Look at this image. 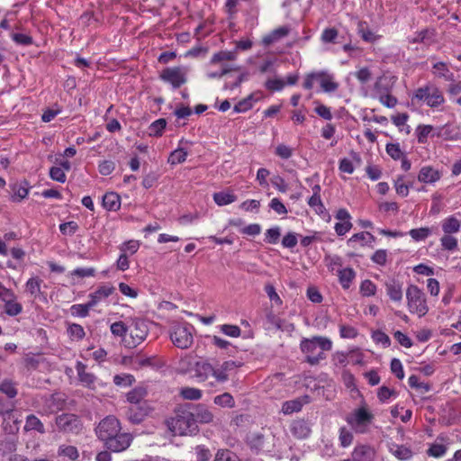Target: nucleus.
Segmentation results:
<instances>
[{
  "instance_id": "6ab92c4d",
  "label": "nucleus",
  "mask_w": 461,
  "mask_h": 461,
  "mask_svg": "<svg viewBox=\"0 0 461 461\" xmlns=\"http://www.w3.org/2000/svg\"><path fill=\"white\" fill-rule=\"evenodd\" d=\"M76 370L77 373L79 382L86 387L94 386L96 377L94 374L86 372V366L81 361L76 364Z\"/></svg>"
},
{
  "instance_id": "412c9836",
  "label": "nucleus",
  "mask_w": 461,
  "mask_h": 461,
  "mask_svg": "<svg viewBox=\"0 0 461 461\" xmlns=\"http://www.w3.org/2000/svg\"><path fill=\"white\" fill-rule=\"evenodd\" d=\"M291 432L297 438H306L310 436L312 429L306 420H298L291 424Z\"/></svg>"
},
{
  "instance_id": "f3484780",
  "label": "nucleus",
  "mask_w": 461,
  "mask_h": 461,
  "mask_svg": "<svg viewBox=\"0 0 461 461\" xmlns=\"http://www.w3.org/2000/svg\"><path fill=\"white\" fill-rule=\"evenodd\" d=\"M374 448L366 445L357 446L352 452L353 461H375Z\"/></svg>"
},
{
  "instance_id": "603ef678",
  "label": "nucleus",
  "mask_w": 461,
  "mask_h": 461,
  "mask_svg": "<svg viewBox=\"0 0 461 461\" xmlns=\"http://www.w3.org/2000/svg\"><path fill=\"white\" fill-rule=\"evenodd\" d=\"M359 291L363 296H373L376 293V285L371 280L366 279L362 281Z\"/></svg>"
},
{
  "instance_id": "20e7f679",
  "label": "nucleus",
  "mask_w": 461,
  "mask_h": 461,
  "mask_svg": "<svg viewBox=\"0 0 461 461\" xmlns=\"http://www.w3.org/2000/svg\"><path fill=\"white\" fill-rule=\"evenodd\" d=\"M405 294L409 312L420 318L425 316L429 312L425 293L417 285H410Z\"/></svg>"
},
{
  "instance_id": "e433bc0d",
  "label": "nucleus",
  "mask_w": 461,
  "mask_h": 461,
  "mask_svg": "<svg viewBox=\"0 0 461 461\" xmlns=\"http://www.w3.org/2000/svg\"><path fill=\"white\" fill-rule=\"evenodd\" d=\"M339 445L342 447H349L353 442V432L348 429L347 427L343 426L339 429Z\"/></svg>"
},
{
  "instance_id": "0eeeda50",
  "label": "nucleus",
  "mask_w": 461,
  "mask_h": 461,
  "mask_svg": "<svg viewBox=\"0 0 461 461\" xmlns=\"http://www.w3.org/2000/svg\"><path fill=\"white\" fill-rule=\"evenodd\" d=\"M193 327L186 324H176L172 327L170 339L173 344L182 349L188 348L193 344Z\"/></svg>"
},
{
  "instance_id": "c9c22d12",
  "label": "nucleus",
  "mask_w": 461,
  "mask_h": 461,
  "mask_svg": "<svg viewBox=\"0 0 461 461\" xmlns=\"http://www.w3.org/2000/svg\"><path fill=\"white\" fill-rule=\"evenodd\" d=\"M58 456L68 457L69 460H76L79 456V454L76 447L70 445H61L58 449Z\"/></svg>"
},
{
  "instance_id": "2f4dec72",
  "label": "nucleus",
  "mask_w": 461,
  "mask_h": 461,
  "mask_svg": "<svg viewBox=\"0 0 461 461\" xmlns=\"http://www.w3.org/2000/svg\"><path fill=\"white\" fill-rule=\"evenodd\" d=\"M375 240V236L368 232V231H362L354 234L349 240H348V244L349 246H353L355 242H361L362 246H365L366 244L372 243Z\"/></svg>"
},
{
  "instance_id": "39448f33",
  "label": "nucleus",
  "mask_w": 461,
  "mask_h": 461,
  "mask_svg": "<svg viewBox=\"0 0 461 461\" xmlns=\"http://www.w3.org/2000/svg\"><path fill=\"white\" fill-rule=\"evenodd\" d=\"M411 100L422 102L430 108H437L445 102L441 90L436 85L430 83L416 89Z\"/></svg>"
},
{
  "instance_id": "de8ad7c7",
  "label": "nucleus",
  "mask_w": 461,
  "mask_h": 461,
  "mask_svg": "<svg viewBox=\"0 0 461 461\" xmlns=\"http://www.w3.org/2000/svg\"><path fill=\"white\" fill-rule=\"evenodd\" d=\"M308 204L319 215H323L326 212V208L321 199V195H312L308 200Z\"/></svg>"
},
{
  "instance_id": "4d7b16f0",
  "label": "nucleus",
  "mask_w": 461,
  "mask_h": 461,
  "mask_svg": "<svg viewBox=\"0 0 461 461\" xmlns=\"http://www.w3.org/2000/svg\"><path fill=\"white\" fill-rule=\"evenodd\" d=\"M434 73L438 77H444L446 79H449L450 76L453 74L450 73L447 65L445 62H437L433 65Z\"/></svg>"
},
{
  "instance_id": "37998d69",
  "label": "nucleus",
  "mask_w": 461,
  "mask_h": 461,
  "mask_svg": "<svg viewBox=\"0 0 461 461\" xmlns=\"http://www.w3.org/2000/svg\"><path fill=\"white\" fill-rule=\"evenodd\" d=\"M430 234H431V229L429 227L411 229L409 231V235L415 241L425 240Z\"/></svg>"
},
{
  "instance_id": "4c0bfd02",
  "label": "nucleus",
  "mask_w": 461,
  "mask_h": 461,
  "mask_svg": "<svg viewBox=\"0 0 461 461\" xmlns=\"http://www.w3.org/2000/svg\"><path fill=\"white\" fill-rule=\"evenodd\" d=\"M0 392L5 393L8 398L13 399L18 393V391L16 389V384L9 379H5L0 384Z\"/></svg>"
},
{
  "instance_id": "052dcab7",
  "label": "nucleus",
  "mask_w": 461,
  "mask_h": 461,
  "mask_svg": "<svg viewBox=\"0 0 461 461\" xmlns=\"http://www.w3.org/2000/svg\"><path fill=\"white\" fill-rule=\"evenodd\" d=\"M404 176H399L394 181V188L396 193L402 197H406L409 194V185L404 184Z\"/></svg>"
},
{
  "instance_id": "338daca9",
  "label": "nucleus",
  "mask_w": 461,
  "mask_h": 461,
  "mask_svg": "<svg viewBox=\"0 0 461 461\" xmlns=\"http://www.w3.org/2000/svg\"><path fill=\"white\" fill-rule=\"evenodd\" d=\"M293 153L294 149L285 144L277 145L275 150V154L283 159L290 158L293 156Z\"/></svg>"
},
{
  "instance_id": "e2e57ef3",
  "label": "nucleus",
  "mask_w": 461,
  "mask_h": 461,
  "mask_svg": "<svg viewBox=\"0 0 461 461\" xmlns=\"http://www.w3.org/2000/svg\"><path fill=\"white\" fill-rule=\"evenodd\" d=\"M432 129L433 128L431 125H419L416 130L418 142L422 144L426 143L427 138L431 132Z\"/></svg>"
},
{
  "instance_id": "0e129e2a",
  "label": "nucleus",
  "mask_w": 461,
  "mask_h": 461,
  "mask_svg": "<svg viewBox=\"0 0 461 461\" xmlns=\"http://www.w3.org/2000/svg\"><path fill=\"white\" fill-rule=\"evenodd\" d=\"M373 340L377 344H382L384 348L391 345V339L387 334L381 330H375L372 333Z\"/></svg>"
},
{
  "instance_id": "680f3d73",
  "label": "nucleus",
  "mask_w": 461,
  "mask_h": 461,
  "mask_svg": "<svg viewBox=\"0 0 461 461\" xmlns=\"http://www.w3.org/2000/svg\"><path fill=\"white\" fill-rule=\"evenodd\" d=\"M444 249L452 251L457 248V240L450 234H446L440 239Z\"/></svg>"
},
{
  "instance_id": "9b49d317",
  "label": "nucleus",
  "mask_w": 461,
  "mask_h": 461,
  "mask_svg": "<svg viewBox=\"0 0 461 461\" xmlns=\"http://www.w3.org/2000/svg\"><path fill=\"white\" fill-rule=\"evenodd\" d=\"M56 424L59 430L67 433L77 434L82 429L80 418L72 413H63L56 418Z\"/></svg>"
},
{
  "instance_id": "f704fd0d",
  "label": "nucleus",
  "mask_w": 461,
  "mask_h": 461,
  "mask_svg": "<svg viewBox=\"0 0 461 461\" xmlns=\"http://www.w3.org/2000/svg\"><path fill=\"white\" fill-rule=\"evenodd\" d=\"M237 200V196L233 194L226 192H218L213 194V201L219 206L228 205Z\"/></svg>"
},
{
  "instance_id": "2eb2a0df",
  "label": "nucleus",
  "mask_w": 461,
  "mask_h": 461,
  "mask_svg": "<svg viewBox=\"0 0 461 461\" xmlns=\"http://www.w3.org/2000/svg\"><path fill=\"white\" fill-rule=\"evenodd\" d=\"M386 294L390 300L401 303L403 297L402 284L396 279H390L384 283Z\"/></svg>"
},
{
  "instance_id": "13d9d810",
  "label": "nucleus",
  "mask_w": 461,
  "mask_h": 461,
  "mask_svg": "<svg viewBox=\"0 0 461 461\" xmlns=\"http://www.w3.org/2000/svg\"><path fill=\"white\" fill-rule=\"evenodd\" d=\"M387 258L388 252L386 249H377L371 256L372 262L381 267L385 266Z\"/></svg>"
},
{
  "instance_id": "c756f323",
  "label": "nucleus",
  "mask_w": 461,
  "mask_h": 461,
  "mask_svg": "<svg viewBox=\"0 0 461 461\" xmlns=\"http://www.w3.org/2000/svg\"><path fill=\"white\" fill-rule=\"evenodd\" d=\"M357 34L366 42H375L377 40V35L370 30L366 22H359L357 24Z\"/></svg>"
},
{
  "instance_id": "a18cd8bd",
  "label": "nucleus",
  "mask_w": 461,
  "mask_h": 461,
  "mask_svg": "<svg viewBox=\"0 0 461 461\" xmlns=\"http://www.w3.org/2000/svg\"><path fill=\"white\" fill-rule=\"evenodd\" d=\"M211 342L213 346H215L218 348L225 349L228 351L229 354H232L235 352V348L232 346V344L218 336H212L211 338Z\"/></svg>"
},
{
  "instance_id": "473e14b6",
  "label": "nucleus",
  "mask_w": 461,
  "mask_h": 461,
  "mask_svg": "<svg viewBox=\"0 0 461 461\" xmlns=\"http://www.w3.org/2000/svg\"><path fill=\"white\" fill-rule=\"evenodd\" d=\"M433 32L426 29L415 33V35L409 40L411 43H424L429 44L433 41Z\"/></svg>"
},
{
  "instance_id": "6e6552de",
  "label": "nucleus",
  "mask_w": 461,
  "mask_h": 461,
  "mask_svg": "<svg viewBox=\"0 0 461 461\" xmlns=\"http://www.w3.org/2000/svg\"><path fill=\"white\" fill-rule=\"evenodd\" d=\"M170 429L175 433L185 435L195 429V420L193 412L181 411L176 414L170 421Z\"/></svg>"
},
{
  "instance_id": "393cba45",
  "label": "nucleus",
  "mask_w": 461,
  "mask_h": 461,
  "mask_svg": "<svg viewBox=\"0 0 461 461\" xmlns=\"http://www.w3.org/2000/svg\"><path fill=\"white\" fill-rule=\"evenodd\" d=\"M261 95L259 94H250L246 98L238 102L234 107L233 111L237 113H245L250 110L253 107V104L258 102L260 99Z\"/></svg>"
},
{
  "instance_id": "4be33fe9",
  "label": "nucleus",
  "mask_w": 461,
  "mask_h": 461,
  "mask_svg": "<svg viewBox=\"0 0 461 461\" xmlns=\"http://www.w3.org/2000/svg\"><path fill=\"white\" fill-rule=\"evenodd\" d=\"M194 372V376L199 382H204L210 376H212V374H213V367L211 364H209L207 362L199 361V362H196Z\"/></svg>"
},
{
  "instance_id": "9d476101",
  "label": "nucleus",
  "mask_w": 461,
  "mask_h": 461,
  "mask_svg": "<svg viewBox=\"0 0 461 461\" xmlns=\"http://www.w3.org/2000/svg\"><path fill=\"white\" fill-rule=\"evenodd\" d=\"M21 422V420L15 418L13 412L4 418L2 424L3 429L7 435L11 436V438L5 442V448L8 451H14L16 448L15 435L20 429Z\"/></svg>"
},
{
  "instance_id": "5701e85b",
  "label": "nucleus",
  "mask_w": 461,
  "mask_h": 461,
  "mask_svg": "<svg viewBox=\"0 0 461 461\" xmlns=\"http://www.w3.org/2000/svg\"><path fill=\"white\" fill-rule=\"evenodd\" d=\"M115 288L113 285H102L98 287L94 293L89 294V301L94 306H95L99 302L113 294Z\"/></svg>"
},
{
  "instance_id": "58836bf2",
  "label": "nucleus",
  "mask_w": 461,
  "mask_h": 461,
  "mask_svg": "<svg viewBox=\"0 0 461 461\" xmlns=\"http://www.w3.org/2000/svg\"><path fill=\"white\" fill-rule=\"evenodd\" d=\"M213 402L221 407L233 408L235 406L234 398L229 393H223L222 394L215 396Z\"/></svg>"
},
{
  "instance_id": "c03bdc74",
  "label": "nucleus",
  "mask_w": 461,
  "mask_h": 461,
  "mask_svg": "<svg viewBox=\"0 0 461 461\" xmlns=\"http://www.w3.org/2000/svg\"><path fill=\"white\" fill-rule=\"evenodd\" d=\"M93 307H94V305L91 303L90 301H88L86 303L72 305L71 312L75 316L84 318L89 314V311Z\"/></svg>"
},
{
  "instance_id": "dca6fc26",
  "label": "nucleus",
  "mask_w": 461,
  "mask_h": 461,
  "mask_svg": "<svg viewBox=\"0 0 461 461\" xmlns=\"http://www.w3.org/2000/svg\"><path fill=\"white\" fill-rule=\"evenodd\" d=\"M441 177L438 170L431 166H424L418 174V180L424 184H434Z\"/></svg>"
},
{
  "instance_id": "bf43d9fd",
  "label": "nucleus",
  "mask_w": 461,
  "mask_h": 461,
  "mask_svg": "<svg viewBox=\"0 0 461 461\" xmlns=\"http://www.w3.org/2000/svg\"><path fill=\"white\" fill-rule=\"evenodd\" d=\"M220 330L226 336L231 338H239L241 334V330L237 325L223 324L220 326Z\"/></svg>"
},
{
  "instance_id": "69168bd1",
  "label": "nucleus",
  "mask_w": 461,
  "mask_h": 461,
  "mask_svg": "<svg viewBox=\"0 0 461 461\" xmlns=\"http://www.w3.org/2000/svg\"><path fill=\"white\" fill-rule=\"evenodd\" d=\"M281 232L279 227H274L267 230L265 236H266V242L269 244H276L279 240Z\"/></svg>"
},
{
  "instance_id": "cd10ccee",
  "label": "nucleus",
  "mask_w": 461,
  "mask_h": 461,
  "mask_svg": "<svg viewBox=\"0 0 461 461\" xmlns=\"http://www.w3.org/2000/svg\"><path fill=\"white\" fill-rule=\"evenodd\" d=\"M24 431L35 430L41 434L45 433V428L41 420L34 414H30L26 417L25 425L23 427Z\"/></svg>"
},
{
  "instance_id": "864d4df0",
  "label": "nucleus",
  "mask_w": 461,
  "mask_h": 461,
  "mask_svg": "<svg viewBox=\"0 0 461 461\" xmlns=\"http://www.w3.org/2000/svg\"><path fill=\"white\" fill-rule=\"evenodd\" d=\"M110 330L113 335L122 338L129 333V325L123 321H116L111 325Z\"/></svg>"
},
{
  "instance_id": "7ed1b4c3",
  "label": "nucleus",
  "mask_w": 461,
  "mask_h": 461,
  "mask_svg": "<svg viewBox=\"0 0 461 461\" xmlns=\"http://www.w3.org/2000/svg\"><path fill=\"white\" fill-rule=\"evenodd\" d=\"M345 420L354 432L366 434L369 432L375 416L366 405H362L348 414Z\"/></svg>"
},
{
  "instance_id": "6e6d98bb",
  "label": "nucleus",
  "mask_w": 461,
  "mask_h": 461,
  "mask_svg": "<svg viewBox=\"0 0 461 461\" xmlns=\"http://www.w3.org/2000/svg\"><path fill=\"white\" fill-rule=\"evenodd\" d=\"M5 311L7 315L14 317L22 312L23 306L21 303L15 302L14 299H12V301L5 303Z\"/></svg>"
},
{
  "instance_id": "a211bd4d",
  "label": "nucleus",
  "mask_w": 461,
  "mask_h": 461,
  "mask_svg": "<svg viewBox=\"0 0 461 461\" xmlns=\"http://www.w3.org/2000/svg\"><path fill=\"white\" fill-rule=\"evenodd\" d=\"M193 416L195 421L203 424L212 423L214 415L212 411L203 404H197L193 411Z\"/></svg>"
},
{
  "instance_id": "79ce46f5",
  "label": "nucleus",
  "mask_w": 461,
  "mask_h": 461,
  "mask_svg": "<svg viewBox=\"0 0 461 461\" xmlns=\"http://www.w3.org/2000/svg\"><path fill=\"white\" fill-rule=\"evenodd\" d=\"M392 453L395 457L402 461L410 460L413 456L411 449L403 445L395 446V449L392 450Z\"/></svg>"
},
{
  "instance_id": "49530a36",
  "label": "nucleus",
  "mask_w": 461,
  "mask_h": 461,
  "mask_svg": "<svg viewBox=\"0 0 461 461\" xmlns=\"http://www.w3.org/2000/svg\"><path fill=\"white\" fill-rule=\"evenodd\" d=\"M180 395L186 400L196 401L202 398V391L194 387H183Z\"/></svg>"
},
{
  "instance_id": "423d86ee",
  "label": "nucleus",
  "mask_w": 461,
  "mask_h": 461,
  "mask_svg": "<svg viewBox=\"0 0 461 461\" xmlns=\"http://www.w3.org/2000/svg\"><path fill=\"white\" fill-rule=\"evenodd\" d=\"M149 322L143 319H132L129 324V339H125L128 348H136L141 344L149 334Z\"/></svg>"
},
{
  "instance_id": "09e8293b",
  "label": "nucleus",
  "mask_w": 461,
  "mask_h": 461,
  "mask_svg": "<svg viewBox=\"0 0 461 461\" xmlns=\"http://www.w3.org/2000/svg\"><path fill=\"white\" fill-rule=\"evenodd\" d=\"M68 334L72 339L81 340L86 336L84 328L77 323H72L68 328Z\"/></svg>"
},
{
  "instance_id": "1a4fd4ad",
  "label": "nucleus",
  "mask_w": 461,
  "mask_h": 461,
  "mask_svg": "<svg viewBox=\"0 0 461 461\" xmlns=\"http://www.w3.org/2000/svg\"><path fill=\"white\" fill-rule=\"evenodd\" d=\"M187 69L184 67L166 68L159 74V78L171 85L174 89L179 88L187 81Z\"/></svg>"
},
{
  "instance_id": "bb28decb",
  "label": "nucleus",
  "mask_w": 461,
  "mask_h": 461,
  "mask_svg": "<svg viewBox=\"0 0 461 461\" xmlns=\"http://www.w3.org/2000/svg\"><path fill=\"white\" fill-rule=\"evenodd\" d=\"M338 276L342 288L348 290L356 277V272L351 267H346L338 271Z\"/></svg>"
},
{
  "instance_id": "4468645a",
  "label": "nucleus",
  "mask_w": 461,
  "mask_h": 461,
  "mask_svg": "<svg viewBox=\"0 0 461 461\" xmlns=\"http://www.w3.org/2000/svg\"><path fill=\"white\" fill-rule=\"evenodd\" d=\"M317 82L325 93H334L339 86V84L335 81L334 75L326 71L317 72Z\"/></svg>"
},
{
  "instance_id": "a878e982",
  "label": "nucleus",
  "mask_w": 461,
  "mask_h": 461,
  "mask_svg": "<svg viewBox=\"0 0 461 461\" xmlns=\"http://www.w3.org/2000/svg\"><path fill=\"white\" fill-rule=\"evenodd\" d=\"M103 206L107 211L116 212L121 208V197L114 192H108L103 196Z\"/></svg>"
},
{
  "instance_id": "f8f14e48",
  "label": "nucleus",
  "mask_w": 461,
  "mask_h": 461,
  "mask_svg": "<svg viewBox=\"0 0 461 461\" xmlns=\"http://www.w3.org/2000/svg\"><path fill=\"white\" fill-rule=\"evenodd\" d=\"M151 408L149 403H140L130 405L127 410L126 416L130 422L132 424H140L141 423L145 417L148 416Z\"/></svg>"
},
{
  "instance_id": "f03ea898",
  "label": "nucleus",
  "mask_w": 461,
  "mask_h": 461,
  "mask_svg": "<svg viewBox=\"0 0 461 461\" xmlns=\"http://www.w3.org/2000/svg\"><path fill=\"white\" fill-rule=\"evenodd\" d=\"M332 348V341L326 337L313 336L303 338L300 342V349L304 356V362L311 366H318L321 361L326 359V351Z\"/></svg>"
},
{
  "instance_id": "ddd939ff",
  "label": "nucleus",
  "mask_w": 461,
  "mask_h": 461,
  "mask_svg": "<svg viewBox=\"0 0 461 461\" xmlns=\"http://www.w3.org/2000/svg\"><path fill=\"white\" fill-rule=\"evenodd\" d=\"M335 218L339 221L334 226L337 235L343 236L351 230L353 226L351 216L347 209H339L335 214Z\"/></svg>"
},
{
  "instance_id": "b1692460",
  "label": "nucleus",
  "mask_w": 461,
  "mask_h": 461,
  "mask_svg": "<svg viewBox=\"0 0 461 461\" xmlns=\"http://www.w3.org/2000/svg\"><path fill=\"white\" fill-rule=\"evenodd\" d=\"M290 30L288 26H281L273 30L270 33L264 36L262 42L266 46H269L280 39L288 35Z\"/></svg>"
},
{
  "instance_id": "5fc2aeb1",
  "label": "nucleus",
  "mask_w": 461,
  "mask_h": 461,
  "mask_svg": "<svg viewBox=\"0 0 461 461\" xmlns=\"http://www.w3.org/2000/svg\"><path fill=\"white\" fill-rule=\"evenodd\" d=\"M374 90L379 95L386 94L390 92V86L387 82V77L384 76L377 77L375 86Z\"/></svg>"
},
{
  "instance_id": "7c9ffc66",
  "label": "nucleus",
  "mask_w": 461,
  "mask_h": 461,
  "mask_svg": "<svg viewBox=\"0 0 461 461\" xmlns=\"http://www.w3.org/2000/svg\"><path fill=\"white\" fill-rule=\"evenodd\" d=\"M461 221L455 216H449L443 220L442 230L446 234L456 233L459 230Z\"/></svg>"
},
{
  "instance_id": "3c124183",
  "label": "nucleus",
  "mask_w": 461,
  "mask_h": 461,
  "mask_svg": "<svg viewBox=\"0 0 461 461\" xmlns=\"http://www.w3.org/2000/svg\"><path fill=\"white\" fill-rule=\"evenodd\" d=\"M166 125H167L166 119L161 118V119L156 120L149 127V135L156 136V137L161 136L164 129L166 128Z\"/></svg>"
},
{
  "instance_id": "a19ab883",
  "label": "nucleus",
  "mask_w": 461,
  "mask_h": 461,
  "mask_svg": "<svg viewBox=\"0 0 461 461\" xmlns=\"http://www.w3.org/2000/svg\"><path fill=\"white\" fill-rule=\"evenodd\" d=\"M213 461H241L237 454L230 449H218Z\"/></svg>"
},
{
  "instance_id": "aec40b11",
  "label": "nucleus",
  "mask_w": 461,
  "mask_h": 461,
  "mask_svg": "<svg viewBox=\"0 0 461 461\" xmlns=\"http://www.w3.org/2000/svg\"><path fill=\"white\" fill-rule=\"evenodd\" d=\"M310 402V397L308 395H304L303 397L286 401L283 403L282 411L285 414H292L294 412H298L302 410L304 404H307Z\"/></svg>"
},
{
  "instance_id": "774afa93",
  "label": "nucleus",
  "mask_w": 461,
  "mask_h": 461,
  "mask_svg": "<svg viewBox=\"0 0 461 461\" xmlns=\"http://www.w3.org/2000/svg\"><path fill=\"white\" fill-rule=\"evenodd\" d=\"M195 454L197 461H210L212 457L210 449L203 445H198L195 447Z\"/></svg>"
},
{
  "instance_id": "c85d7f7f",
  "label": "nucleus",
  "mask_w": 461,
  "mask_h": 461,
  "mask_svg": "<svg viewBox=\"0 0 461 461\" xmlns=\"http://www.w3.org/2000/svg\"><path fill=\"white\" fill-rule=\"evenodd\" d=\"M146 394L147 392L144 388L136 387L127 393V401L131 403V405H140V403H148L144 400Z\"/></svg>"
},
{
  "instance_id": "72a5a7b5",
  "label": "nucleus",
  "mask_w": 461,
  "mask_h": 461,
  "mask_svg": "<svg viewBox=\"0 0 461 461\" xmlns=\"http://www.w3.org/2000/svg\"><path fill=\"white\" fill-rule=\"evenodd\" d=\"M237 58L236 50H221L217 53H214L211 59V64H217L221 61H231L235 60Z\"/></svg>"
},
{
  "instance_id": "8fccbe9b",
  "label": "nucleus",
  "mask_w": 461,
  "mask_h": 461,
  "mask_svg": "<svg viewBox=\"0 0 461 461\" xmlns=\"http://www.w3.org/2000/svg\"><path fill=\"white\" fill-rule=\"evenodd\" d=\"M187 155L188 153L185 149L178 148L170 154L168 162L172 165L181 164L185 161Z\"/></svg>"
},
{
  "instance_id": "f257e3e1",
  "label": "nucleus",
  "mask_w": 461,
  "mask_h": 461,
  "mask_svg": "<svg viewBox=\"0 0 461 461\" xmlns=\"http://www.w3.org/2000/svg\"><path fill=\"white\" fill-rule=\"evenodd\" d=\"M95 434L104 447L113 453L126 450L133 440L131 433L122 431L120 420L113 415L106 416L98 423Z\"/></svg>"
},
{
  "instance_id": "ea45409f",
  "label": "nucleus",
  "mask_w": 461,
  "mask_h": 461,
  "mask_svg": "<svg viewBox=\"0 0 461 461\" xmlns=\"http://www.w3.org/2000/svg\"><path fill=\"white\" fill-rule=\"evenodd\" d=\"M115 385L120 387H129L131 386L134 382L135 378L131 374H119L115 375L113 379Z\"/></svg>"
}]
</instances>
